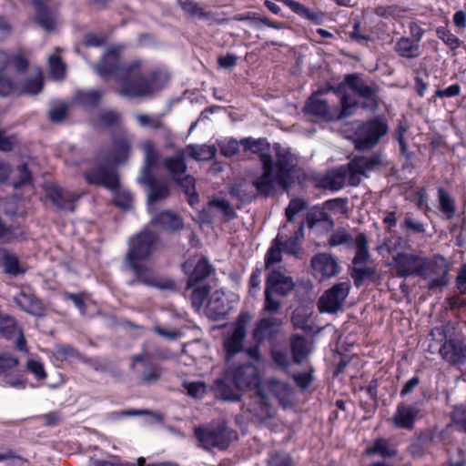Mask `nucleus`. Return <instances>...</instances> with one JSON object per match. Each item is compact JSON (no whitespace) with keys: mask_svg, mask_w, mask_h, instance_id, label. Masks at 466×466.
Wrapping results in <instances>:
<instances>
[{"mask_svg":"<svg viewBox=\"0 0 466 466\" xmlns=\"http://www.w3.org/2000/svg\"><path fill=\"white\" fill-rule=\"evenodd\" d=\"M123 49L121 46H110L97 63L90 65L92 69L104 79L113 76L117 84L114 91L119 96L128 99L152 96L162 87L158 84L161 72L144 71L139 59L121 62Z\"/></svg>","mask_w":466,"mask_h":466,"instance_id":"f257e3e1","label":"nucleus"},{"mask_svg":"<svg viewBox=\"0 0 466 466\" xmlns=\"http://www.w3.org/2000/svg\"><path fill=\"white\" fill-rule=\"evenodd\" d=\"M273 148L276 162L268 158L264 159L261 164L262 174L252 181L257 192L264 197L273 195L277 186L286 187L294 171V157L290 150L279 143H275Z\"/></svg>","mask_w":466,"mask_h":466,"instance_id":"f03ea898","label":"nucleus"},{"mask_svg":"<svg viewBox=\"0 0 466 466\" xmlns=\"http://www.w3.org/2000/svg\"><path fill=\"white\" fill-rule=\"evenodd\" d=\"M381 164L380 155L355 156L347 165L339 167L330 176L323 179V187L332 191L343 188L346 182L349 186L357 187L367 172L374 170Z\"/></svg>","mask_w":466,"mask_h":466,"instance_id":"7ed1b4c3","label":"nucleus"},{"mask_svg":"<svg viewBox=\"0 0 466 466\" xmlns=\"http://www.w3.org/2000/svg\"><path fill=\"white\" fill-rule=\"evenodd\" d=\"M437 330L444 338V342L439 350L441 359L451 366L461 370L466 366V342L453 337L455 328L450 321L438 328Z\"/></svg>","mask_w":466,"mask_h":466,"instance_id":"20e7f679","label":"nucleus"},{"mask_svg":"<svg viewBox=\"0 0 466 466\" xmlns=\"http://www.w3.org/2000/svg\"><path fill=\"white\" fill-rule=\"evenodd\" d=\"M195 435L200 445L208 451L213 448L225 451L232 441L238 439V432L228 428L225 423H219L212 428H197Z\"/></svg>","mask_w":466,"mask_h":466,"instance_id":"39448f33","label":"nucleus"},{"mask_svg":"<svg viewBox=\"0 0 466 466\" xmlns=\"http://www.w3.org/2000/svg\"><path fill=\"white\" fill-rule=\"evenodd\" d=\"M344 83L359 97L363 99L360 106L365 110L375 112L379 108L380 86L372 82L369 84L359 74H349L344 77Z\"/></svg>","mask_w":466,"mask_h":466,"instance_id":"423d86ee","label":"nucleus"},{"mask_svg":"<svg viewBox=\"0 0 466 466\" xmlns=\"http://www.w3.org/2000/svg\"><path fill=\"white\" fill-rule=\"evenodd\" d=\"M387 123L378 117L361 123L356 132L355 148L360 151L372 149L388 133Z\"/></svg>","mask_w":466,"mask_h":466,"instance_id":"0eeeda50","label":"nucleus"},{"mask_svg":"<svg viewBox=\"0 0 466 466\" xmlns=\"http://www.w3.org/2000/svg\"><path fill=\"white\" fill-rule=\"evenodd\" d=\"M157 237L155 233L141 231L128 240V250L125 256V263L133 264L145 262L154 251Z\"/></svg>","mask_w":466,"mask_h":466,"instance_id":"6e6552de","label":"nucleus"},{"mask_svg":"<svg viewBox=\"0 0 466 466\" xmlns=\"http://www.w3.org/2000/svg\"><path fill=\"white\" fill-rule=\"evenodd\" d=\"M250 319L251 315L247 311H242L233 323V329L228 333L223 344L227 354V361L236 354L244 350L243 344Z\"/></svg>","mask_w":466,"mask_h":466,"instance_id":"1a4fd4ad","label":"nucleus"},{"mask_svg":"<svg viewBox=\"0 0 466 466\" xmlns=\"http://www.w3.org/2000/svg\"><path fill=\"white\" fill-rule=\"evenodd\" d=\"M83 177L89 185L103 187L113 193L120 188L119 176L114 166L99 164L85 170Z\"/></svg>","mask_w":466,"mask_h":466,"instance_id":"9d476101","label":"nucleus"},{"mask_svg":"<svg viewBox=\"0 0 466 466\" xmlns=\"http://www.w3.org/2000/svg\"><path fill=\"white\" fill-rule=\"evenodd\" d=\"M397 275L401 278L410 276L424 277L429 268L427 258L410 253L400 252L393 257Z\"/></svg>","mask_w":466,"mask_h":466,"instance_id":"9b49d317","label":"nucleus"},{"mask_svg":"<svg viewBox=\"0 0 466 466\" xmlns=\"http://www.w3.org/2000/svg\"><path fill=\"white\" fill-rule=\"evenodd\" d=\"M127 267L132 270L135 275V279L130 281L129 285L140 283L161 290L171 289L174 288V281L160 279L156 274L155 270L144 262L127 264Z\"/></svg>","mask_w":466,"mask_h":466,"instance_id":"f8f14e48","label":"nucleus"},{"mask_svg":"<svg viewBox=\"0 0 466 466\" xmlns=\"http://www.w3.org/2000/svg\"><path fill=\"white\" fill-rule=\"evenodd\" d=\"M19 364V360L8 352L0 354V384L15 389H25L26 380L20 373H13Z\"/></svg>","mask_w":466,"mask_h":466,"instance_id":"ddd939ff","label":"nucleus"},{"mask_svg":"<svg viewBox=\"0 0 466 466\" xmlns=\"http://www.w3.org/2000/svg\"><path fill=\"white\" fill-rule=\"evenodd\" d=\"M131 138L126 134H119L112 139V148L103 151L99 160L111 163L114 166L126 163L131 151Z\"/></svg>","mask_w":466,"mask_h":466,"instance_id":"4468645a","label":"nucleus"},{"mask_svg":"<svg viewBox=\"0 0 466 466\" xmlns=\"http://www.w3.org/2000/svg\"><path fill=\"white\" fill-rule=\"evenodd\" d=\"M350 292L347 282H339L325 291L319 300V309L322 312L335 313L342 308Z\"/></svg>","mask_w":466,"mask_h":466,"instance_id":"2eb2a0df","label":"nucleus"},{"mask_svg":"<svg viewBox=\"0 0 466 466\" xmlns=\"http://www.w3.org/2000/svg\"><path fill=\"white\" fill-rule=\"evenodd\" d=\"M418 403L399 402L394 414L390 420L392 425L397 429L412 431L416 420L420 417L421 411Z\"/></svg>","mask_w":466,"mask_h":466,"instance_id":"dca6fc26","label":"nucleus"},{"mask_svg":"<svg viewBox=\"0 0 466 466\" xmlns=\"http://www.w3.org/2000/svg\"><path fill=\"white\" fill-rule=\"evenodd\" d=\"M231 378L242 390L258 388L260 383L258 368L250 363L227 369Z\"/></svg>","mask_w":466,"mask_h":466,"instance_id":"f3484780","label":"nucleus"},{"mask_svg":"<svg viewBox=\"0 0 466 466\" xmlns=\"http://www.w3.org/2000/svg\"><path fill=\"white\" fill-rule=\"evenodd\" d=\"M212 390L217 398L227 401H238L242 391L227 369L221 377L215 380Z\"/></svg>","mask_w":466,"mask_h":466,"instance_id":"a211bd4d","label":"nucleus"},{"mask_svg":"<svg viewBox=\"0 0 466 466\" xmlns=\"http://www.w3.org/2000/svg\"><path fill=\"white\" fill-rule=\"evenodd\" d=\"M46 197L60 210L74 212L80 196L76 192L58 186L46 188Z\"/></svg>","mask_w":466,"mask_h":466,"instance_id":"6ab92c4d","label":"nucleus"},{"mask_svg":"<svg viewBox=\"0 0 466 466\" xmlns=\"http://www.w3.org/2000/svg\"><path fill=\"white\" fill-rule=\"evenodd\" d=\"M265 288L280 297H287L295 289L292 277L279 269H272L266 278Z\"/></svg>","mask_w":466,"mask_h":466,"instance_id":"aec40b11","label":"nucleus"},{"mask_svg":"<svg viewBox=\"0 0 466 466\" xmlns=\"http://www.w3.org/2000/svg\"><path fill=\"white\" fill-rule=\"evenodd\" d=\"M333 89L334 88L331 86H329L325 89H319L315 92L306 102L304 106V112L318 119L332 121L334 119V116L331 113L329 106L327 101L319 98L318 96Z\"/></svg>","mask_w":466,"mask_h":466,"instance_id":"412c9836","label":"nucleus"},{"mask_svg":"<svg viewBox=\"0 0 466 466\" xmlns=\"http://www.w3.org/2000/svg\"><path fill=\"white\" fill-rule=\"evenodd\" d=\"M313 270L323 279H330L340 272V266L336 258L326 252L318 253L312 257L310 261Z\"/></svg>","mask_w":466,"mask_h":466,"instance_id":"4be33fe9","label":"nucleus"},{"mask_svg":"<svg viewBox=\"0 0 466 466\" xmlns=\"http://www.w3.org/2000/svg\"><path fill=\"white\" fill-rule=\"evenodd\" d=\"M35 8V23L47 32L55 29L57 20V10L46 5L43 0H32Z\"/></svg>","mask_w":466,"mask_h":466,"instance_id":"5701e85b","label":"nucleus"},{"mask_svg":"<svg viewBox=\"0 0 466 466\" xmlns=\"http://www.w3.org/2000/svg\"><path fill=\"white\" fill-rule=\"evenodd\" d=\"M281 321L273 317L260 319L257 323L252 332V337L255 342L262 343L266 339H273L279 332V328Z\"/></svg>","mask_w":466,"mask_h":466,"instance_id":"b1692460","label":"nucleus"},{"mask_svg":"<svg viewBox=\"0 0 466 466\" xmlns=\"http://www.w3.org/2000/svg\"><path fill=\"white\" fill-rule=\"evenodd\" d=\"M138 182L148 188L147 203L153 205L159 200L166 199L169 194V187L167 184L157 182L154 175L138 177Z\"/></svg>","mask_w":466,"mask_h":466,"instance_id":"393cba45","label":"nucleus"},{"mask_svg":"<svg viewBox=\"0 0 466 466\" xmlns=\"http://www.w3.org/2000/svg\"><path fill=\"white\" fill-rule=\"evenodd\" d=\"M152 225L167 231H177L184 227L183 219L170 210L157 211L152 216Z\"/></svg>","mask_w":466,"mask_h":466,"instance_id":"a878e982","label":"nucleus"},{"mask_svg":"<svg viewBox=\"0 0 466 466\" xmlns=\"http://www.w3.org/2000/svg\"><path fill=\"white\" fill-rule=\"evenodd\" d=\"M240 144L245 151H250L259 157V161L263 164V160L268 158L270 161H274L273 157L270 154V144L267 138L260 137L255 139L253 137H245L240 139Z\"/></svg>","mask_w":466,"mask_h":466,"instance_id":"bb28decb","label":"nucleus"},{"mask_svg":"<svg viewBox=\"0 0 466 466\" xmlns=\"http://www.w3.org/2000/svg\"><path fill=\"white\" fill-rule=\"evenodd\" d=\"M104 96V91L98 89H84L76 92L73 102L86 110L96 109Z\"/></svg>","mask_w":466,"mask_h":466,"instance_id":"cd10ccee","label":"nucleus"},{"mask_svg":"<svg viewBox=\"0 0 466 466\" xmlns=\"http://www.w3.org/2000/svg\"><path fill=\"white\" fill-rule=\"evenodd\" d=\"M14 301L21 309L31 315H44V308L42 302L34 294L21 291L16 296H15Z\"/></svg>","mask_w":466,"mask_h":466,"instance_id":"c85d7f7f","label":"nucleus"},{"mask_svg":"<svg viewBox=\"0 0 466 466\" xmlns=\"http://www.w3.org/2000/svg\"><path fill=\"white\" fill-rule=\"evenodd\" d=\"M365 454L367 456L378 455L383 459H390L397 456L398 450L389 439L380 437L375 439L372 445L366 448Z\"/></svg>","mask_w":466,"mask_h":466,"instance_id":"c756f323","label":"nucleus"},{"mask_svg":"<svg viewBox=\"0 0 466 466\" xmlns=\"http://www.w3.org/2000/svg\"><path fill=\"white\" fill-rule=\"evenodd\" d=\"M214 268L208 260L206 258H201L188 277L187 289L194 288L199 284H204L203 281L210 276Z\"/></svg>","mask_w":466,"mask_h":466,"instance_id":"7c9ffc66","label":"nucleus"},{"mask_svg":"<svg viewBox=\"0 0 466 466\" xmlns=\"http://www.w3.org/2000/svg\"><path fill=\"white\" fill-rule=\"evenodd\" d=\"M248 410L260 421L272 417L269 400L259 389L258 390V396L254 399Z\"/></svg>","mask_w":466,"mask_h":466,"instance_id":"2f4dec72","label":"nucleus"},{"mask_svg":"<svg viewBox=\"0 0 466 466\" xmlns=\"http://www.w3.org/2000/svg\"><path fill=\"white\" fill-rule=\"evenodd\" d=\"M16 84V95H37L40 93L44 86V78L41 73L25 78L23 81Z\"/></svg>","mask_w":466,"mask_h":466,"instance_id":"473e14b6","label":"nucleus"},{"mask_svg":"<svg viewBox=\"0 0 466 466\" xmlns=\"http://www.w3.org/2000/svg\"><path fill=\"white\" fill-rule=\"evenodd\" d=\"M164 167L170 174L173 180H177L179 177L185 175L187 165L185 156L182 151H178L175 156L164 159Z\"/></svg>","mask_w":466,"mask_h":466,"instance_id":"72a5a7b5","label":"nucleus"},{"mask_svg":"<svg viewBox=\"0 0 466 466\" xmlns=\"http://www.w3.org/2000/svg\"><path fill=\"white\" fill-rule=\"evenodd\" d=\"M142 149L145 154V159L143 167L140 170L139 177H147L153 175L152 168L157 164L159 154L157 150L155 148L154 143L152 141H146L142 144Z\"/></svg>","mask_w":466,"mask_h":466,"instance_id":"f704fd0d","label":"nucleus"},{"mask_svg":"<svg viewBox=\"0 0 466 466\" xmlns=\"http://www.w3.org/2000/svg\"><path fill=\"white\" fill-rule=\"evenodd\" d=\"M354 244L355 255L352 265L367 264L370 258L367 236L364 233H359L355 238Z\"/></svg>","mask_w":466,"mask_h":466,"instance_id":"c9c22d12","label":"nucleus"},{"mask_svg":"<svg viewBox=\"0 0 466 466\" xmlns=\"http://www.w3.org/2000/svg\"><path fill=\"white\" fill-rule=\"evenodd\" d=\"M290 348L293 361L301 364L309 355L307 339L301 335L295 334L290 338Z\"/></svg>","mask_w":466,"mask_h":466,"instance_id":"e433bc0d","label":"nucleus"},{"mask_svg":"<svg viewBox=\"0 0 466 466\" xmlns=\"http://www.w3.org/2000/svg\"><path fill=\"white\" fill-rule=\"evenodd\" d=\"M395 51L401 57L414 59L420 56V46L409 37H400L396 42Z\"/></svg>","mask_w":466,"mask_h":466,"instance_id":"4c0bfd02","label":"nucleus"},{"mask_svg":"<svg viewBox=\"0 0 466 466\" xmlns=\"http://www.w3.org/2000/svg\"><path fill=\"white\" fill-rule=\"evenodd\" d=\"M282 236L278 234L265 255V268L269 269L274 264L282 261Z\"/></svg>","mask_w":466,"mask_h":466,"instance_id":"58836bf2","label":"nucleus"},{"mask_svg":"<svg viewBox=\"0 0 466 466\" xmlns=\"http://www.w3.org/2000/svg\"><path fill=\"white\" fill-rule=\"evenodd\" d=\"M187 196V202L191 207H194L199 202V196L196 191V182L192 176H181L177 180H174Z\"/></svg>","mask_w":466,"mask_h":466,"instance_id":"ea45409f","label":"nucleus"},{"mask_svg":"<svg viewBox=\"0 0 466 466\" xmlns=\"http://www.w3.org/2000/svg\"><path fill=\"white\" fill-rule=\"evenodd\" d=\"M285 5L290 8L298 15L306 18L315 24H320L322 21V15L312 12L306 5L295 0H280Z\"/></svg>","mask_w":466,"mask_h":466,"instance_id":"a19ab883","label":"nucleus"},{"mask_svg":"<svg viewBox=\"0 0 466 466\" xmlns=\"http://www.w3.org/2000/svg\"><path fill=\"white\" fill-rule=\"evenodd\" d=\"M366 264L352 265L350 276L353 279L354 285L357 288L362 286L366 279H373L376 275V269L373 267H367Z\"/></svg>","mask_w":466,"mask_h":466,"instance_id":"79ce46f5","label":"nucleus"},{"mask_svg":"<svg viewBox=\"0 0 466 466\" xmlns=\"http://www.w3.org/2000/svg\"><path fill=\"white\" fill-rule=\"evenodd\" d=\"M439 209L446 217L447 219L453 218L456 208L454 200L450 194L443 188L438 189Z\"/></svg>","mask_w":466,"mask_h":466,"instance_id":"37998d69","label":"nucleus"},{"mask_svg":"<svg viewBox=\"0 0 466 466\" xmlns=\"http://www.w3.org/2000/svg\"><path fill=\"white\" fill-rule=\"evenodd\" d=\"M189 289H192L191 304L196 310L199 311L210 293V286L199 284Z\"/></svg>","mask_w":466,"mask_h":466,"instance_id":"c03bdc74","label":"nucleus"},{"mask_svg":"<svg viewBox=\"0 0 466 466\" xmlns=\"http://www.w3.org/2000/svg\"><path fill=\"white\" fill-rule=\"evenodd\" d=\"M177 5L188 15L200 19L210 18V13L205 11L198 3L192 0H177Z\"/></svg>","mask_w":466,"mask_h":466,"instance_id":"a18cd8bd","label":"nucleus"},{"mask_svg":"<svg viewBox=\"0 0 466 466\" xmlns=\"http://www.w3.org/2000/svg\"><path fill=\"white\" fill-rule=\"evenodd\" d=\"M163 373V368L158 364L147 363L140 375V380L145 384L157 382Z\"/></svg>","mask_w":466,"mask_h":466,"instance_id":"49530a36","label":"nucleus"},{"mask_svg":"<svg viewBox=\"0 0 466 466\" xmlns=\"http://www.w3.org/2000/svg\"><path fill=\"white\" fill-rule=\"evenodd\" d=\"M4 271L12 276H18L25 273V269L21 267L18 258L15 255L5 253L3 256Z\"/></svg>","mask_w":466,"mask_h":466,"instance_id":"de8ad7c7","label":"nucleus"},{"mask_svg":"<svg viewBox=\"0 0 466 466\" xmlns=\"http://www.w3.org/2000/svg\"><path fill=\"white\" fill-rule=\"evenodd\" d=\"M319 222L332 223V219L328 212L319 208H313L306 216V223L309 228H314Z\"/></svg>","mask_w":466,"mask_h":466,"instance_id":"09e8293b","label":"nucleus"},{"mask_svg":"<svg viewBox=\"0 0 466 466\" xmlns=\"http://www.w3.org/2000/svg\"><path fill=\"white\" fill-rule=\"evenodd\" d=\"M163 114L159 115H147L138 114L136 116V119L138 125L142 127H150L154 129H161L164 127L162 121Z\"/></svg>","mask_w":466,"mask_h":466,"instance_id":"8fccbe9b","label":"nucleus"},{"mask_svg":"<svg viewBox=\"0 0 466 466\" xmlns=\"http://www.w3.org/2000/svg\"><path fill=\"white\" fill-rule=\"evenodd\" d=\"M189 156L196 160H208L215 155V149L207 145L201 146H188Z\"/></svg>","mask_w":466,"mask_h":466,"instance_id":"3c124183","label":"nucleus"},{"mask_svg":"<svg viewBox=\"0 0 466 466\" xmlns=\"http://www.w3.org/2000/svg\"><path fill=\"white\" fill-rule=\"evenodd\" d=\"M400 228L403 231L416 234H423L425 232L424 224L420 220L414 219L410 213L405 215L403 221L400 223Z\"/></svg>","mask_w":466,"mask_h":466,"instance_id":"603ef678","label":"nucleus"},{"mask_svg":"<svg viewBox=\"0 0 466 466\" xmlns=\"http://www.w3.org/2000/svg\"><path fill=\"white\" fill-rule=\"evenodd\" d=\"M276 293L267 289L264 290L263 310L269 314H276L281 309V301L275 298Z\"/></svg>","mask_w":466,"mask_h":466,"instance_id":"864d4df0","label":"nucleus"},{"mask_svg":"<svg viewBox=\"0 0 466 466\" xmlns=\"http://www.w3.org/2000/svg\"><path fill=\"white\" fill-rule=\"evenodd\" d=\"M308 208V202L303 198H293L289 201L285 213L288 222H293L295 216Z\"/></svg>","mask_w":466,"mask_h":466,"instance_id":"5fc2aeb1","label":"nucleus"},{"mask_svg":"<svg viewBox=\"0 0 466 466\" xmlns=\"http://www.w3.org/2000/svg\"><path fill=\"white\" fill-rule=\"evenodd\" d=\"M283 252L296 258H301L302 248L297 237H289L287 239L282 238Z\"/></svg>","mask_w":466,"mask_h":466,"instance_id":"6e6d98bb","label":"nucleus"},{"mask_svg":"<svg viewBox=\"0 0 466 466\" xmlns=\"http://www.w3.org/2000/svg\"><path fill=\"white\" fill-rule=\"evenodd\" d=\"M438 38L442 40L451 50H455L460 46V39L453 35L447 27L440 26L436 29Z\"/></svg>","mask_w":466,"mask_h":466,"instance_id":"4d7b16f0","label":"nucleus"},{"mask_svg":"<svg viewBox=\"0 0 466 466\" xmlns=\"http://www.w3.org/2000/svg\"><path fill=\"white\" fill-rule=\"evenodd\" d=\"M26 370L33 374L37 380H43L47 378L44 364L40 360L29 359L26 362Z\"/></svg>","mask_w":466,"mask_h":466,"instance_id":"13d9d810","label":"nucleus"},{"mask_svg":"<svg viewBox=\"0 0 466 466\" xmlns=\"http://www.w3.org/2000/svg\"><path fill=\"white\" fill-rule=\"evenodd\" d=\"M451 421L458 431L466 433V409L463 406L455 407Z\"/></svg>","mask_w":466,"mask_h":466,"instance_id":"bf43d9fd","label":"nucleus"},{"mask_svg":"<svg viewBox=\"0 0 466 466\" xmlns=\"http://www.w3.org/2000/svg\"><path fill=\"white\" fill-rule=\"evenodd\" d=\"M352 242L351 235L345 228H339L331 234L329 239L330 247H337Z\"/></svg>","mask_w":466,"mask_h":466,"instance_id":"052dcab7","label":"nucleus"},{"mask_svg":"<svg viewBox=\"0 0 466 466\" xmlns=\"http://www.w3.org/2000/svg\"><path fill=\"white\" fill-rule=\"evenodd\" d=\"M340 112L338 119H344L353 115L354 109L357 107V103L351 101L350 95L344 94L340 97Z\"/></svg>","mask_w":466,"mask_h":466,"instance_id":"680f3d73","label":"nucleus"},{"mask_svg":"<svg viewBox=\"0 0 466 466\" xmlns=\"http://www.w3.org/2000/svg\"><path fill=\"white\" fill-rule=\"evenodd\" d=\"M50 72L54 78L61 79L65 75L66 66L62 59L58 56H51L49 57Z\"/></svg>","mask_w":466,"mask_h":466,"instance_id":"e2e57ef3","label":"nucleus"},{"mask_svg":"<svg viewBox=\"0 0 466 466\" xmlns=\"http://www.w3.org/2000/svg\"><path fill=\"white\" fill-rule=\"evenodd\" d=\"M121 115L114 110H106L99 114L98 120L106 127L116 126L120 120Z\"/></svg>","mask_w":466,"mask_h":466,"instance_id":"0e129e2a","label":"nucleus"},{"mask_svg":"<svg viewBox=\"0 0 466 466\" xmlns=\"http://www.w3.org/2000/svg\"><path fill=\"white\" fill-rule=\"evenodd\" d=\"M18 178L13 182L15 188L28 185L32 181L31 173L26 164H22L17 167Z\"/></svg>","mask_w":466,"mask_h":466,"instance_id":"69168bd1","label":"nucleus"},{"mask_svg":"<svg viewBox=\"0 0 466 466\" xmlns=\"http://www.w3.org/2000/svg\"><path fill=\"white\" fill-rule=\"evenodd\" d=\"M268 466H293V459L288 453H275L268 460Z\"/></svg>","mask_w":466,"mask_h":466,"instance_id":"338daca9","label":"nucleus"},{"mask_svg":"<svg viewBox=\"0 0 466 466\" xmlns=\"http://www.w3.org/2000/svg\"><path fill=\"white\" fill-rule=\"evenodd\" d=\"M185 388L187 394L193 398L201 399L206 393V385L201 381L186 383Z\"/></svg>","mask_w":466,"mask_h":466,"instance_id":"774afa93","label":"nucleus"}]
</instances>
